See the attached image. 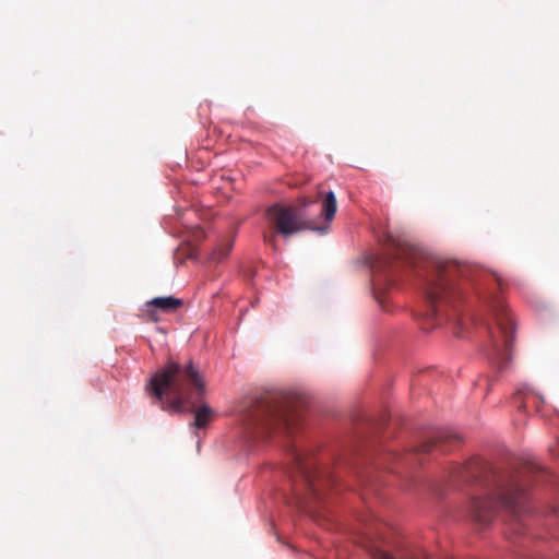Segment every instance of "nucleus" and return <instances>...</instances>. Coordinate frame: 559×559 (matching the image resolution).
<instances>
[{"label":"nucleus","instance_id":"9b49d317","mask_svg":"<svg viewBox=\"0 0 559 559\" xmlns=\"http://www.w3.org/2000/svg\"><path fill=\"white\" fill-rule=\"evenodd\" d=\"M231 247H233V242L229 241L227 242L226 245H224L223 247H219L217 248L216 250H214V252L212 253V257L211 259L216 261V262H219L222 261L225 257H227V254L230 252L231 250Z\"/></svg>","mask_w":559,"mask_h":559},{"label":"nucleus","instance_id":"39448f33","mask_svg":"<svg viewBox=\"0 0 559 559\" xmlns=\"http://www.w3.org/2000/svg\"><path fill=\"white\" fill-rule=\"evenodd\" d=\"M285 449L292 464L295 503L301 510L313 513L314 504L322 500L323 490L332 486L334 479L329 472L320 469L308 453L295 443L287 441Z\"/></svg>","mask_w":559,"mask_h":559},{"label":"nucleus","instance_id":"2eb2a0df","mask_svg":"<svg viewBox=\"0 0 559 559\" xmlns=\"http://www.w3.org/2000/svg\"><path fill=\"white\" fill-rule=\"evenodd\" d=\"M492 278H493L496 285L498 287H501V281H500V278L496 274L492 275Z\"/></svg>","mask_w":559,"mask_h":559},{"label":"nucleus","instance_id":"f257e3e1","mask_svg":"<svg viewBox=\"0 0 559 559\" xmlns=\"http://www.w3.org/2000/svg\"><path fill=\"white\" fill-rule=\"evenodd\" d=\"M543 475L542 467L535 462H525L515 471L497 472L480 457L455 465L451 472L453 481L478 486V492L471 496L466 511L480 525L490 523L499 508L514 518L527 512V487Z\"/></svg>","mask_w":559,"mask_h":559},{"label":"nucleus","instance_id":"6e6552de","mask_svg":"<svg viewBox=\"0 0 559 559\" xmlns=\"http://www.w3.org/2000/svg\"><path fill=\"white\" fill-rule=\"evenodd\" d=\"M182 305V300L174 296L156 297L145 304L146 308H155L166 313L175 312Z\"/></svg>","mask_w":559,"mask_h":559},{"label":"nucleus","instance_id":"ddd939ff","mask_svg":"<svg viewBox=\"0 0 559 559\" xmlns=\"http://www.w3.org/2000/svg\"><path fill=\"white\" fill-rule=\"evenodd\" d=\"M549 450H550V452H551V454H552L554 456H559V447H557V445H551V447L549 448Z\"/></svg>","mask_w":559,"mask_h":559},{"label":"nucleus","instance_id":"f8f14e48","mask_svg":"<svg viewBox=\"0 0 559 559\" xmlns=\"http://www.w3.org/2000/svg\"><path fill=\"white\" fill-rule=\"evenodd\" d=\"M157 310L158 309H155V308H147L146 309V316L153 322H158L159 321V318H158V316L156 313Z\"/></svg>","mask_w":559,"mask_h":559},{"label":"nucleus","instance_id":"9d476101","mask_svg":"<svg viewBox=\"0 0 559 559\" xmlns=\"http://www.w3.org/2000/svg\"><path fill=\"white\" fill-rule=\"evenodd\" d=\"M449 439V436H445L444 433H438L436 437L424 441L418 447L417 451L420 453H429L436 448H440L442 451H444L445 449H443V443Z\"/></svg>","mask_w":559,"mask_h":559},{"label":"nucleus","instance_id":"423d86ee","mask_svg":"<svg viewBox=\"0 0 559 559\" xmlns=\"http://www.w3.org/2000/svg\"><path fill=\"white\" fill-rule=\"evenodd\" d=\"M314 204H317V201L302 198L295 206L282 203L270 206L266 211V219L273 233L272 235L265 234L264 241L276 250V235L288 238L305 230H325L326 227H321L317 218H311L307 211L310 205Z\"/></svg>","mask_w":559,"mask_h":559},{"label":"nucleus","instance_id":"0eeeda50","mask_svg":"<svg viewBox=\"0 0 559 559\" xmlns=\"http://www.w3.org/2000/svg\"><path fill=\"white\" fill-rule=\"evenodd\" d=\"M487 302L495 320V326L489 329L490 350L488 358L499 369H502L512 356L513 321L500 296L491 293Z\"/></svg>","mask_w":559,"mask_h":559},{"label":"nucleus","instance_id":"f03ea898","mask_svg":"<svg viewBox=\"0 0 559 559\" xmlns=\"http://www.w3.org/2000/svg\"><path fill=\"white\" fill-rule=\"evenodd\" d=\"M392 246L388 255L373 266L374 281L379 283L384 276L385 280L393 282V277L401 267H423L424 292L429 317L438 318L443 313L447 314L448 308L454 307L461 296L456 280L461 277L472 281L479 272L468 264H460L452 260L423 259L420 252L407 243L393 241Z\"/></svg>","mask_w":559,"mask_h":559},{"label":"nucleus","instance_id":"7ed1b4c3","mask_svg":"<svg viewBox=\"0 0 559 559\" xmlns=\"http://www.w3.org/2000/svg\"><path fill=\"white\" fill-rule=\"evenodd\" d=\"M148 390L162 404L168 395V407L175 412L189 405L194 414L193 426L199 429L204 428L214 417L211 406L201 403L206 393L205 382L191 360L186 365L168 361L151 378Z\"/></svg>","mask_w":559,"mask_h":559},{"label":"nucleus","instance_id":"20e7f679","mask_svg":"<svg viewBox=\"0 0 559 559\" xmlns=\"http://www.w3.org/2000/svg\"><path fill=\"white\" fill-rule=\"evenodd\" d=\"M302 400L284 392H267L252 400L243 412V426L248 436L266 438L272 433L290 437L299 427Z\"/></svg>","mask_w":559,"mask_h":559},{"label":"nucleus","instance_id":"4468645a","mask_svg":"<svg viewBox=\"0 0 559 559\" xmlns=\"http://www.w3.org/2000/svg\"><path fill=\"white\" fill-rule=\"evenodd\" d=\"M204 237V231L201 228L197 229L195 238L201 239Z\"/></svg>","mask_w":559,"mask_h":559},{"label":"nucleus","instance_id":"1a4fd4ad","mask_svg":"<svg viewBox=\"0 0 559 559\" xmlns=\"http://www.w3.org/2000/svg\"><path fill=\"white\" fill-rule=\"evenodd\" d=\"M337 210V201L334 192L326 193L321 206L320 214L324 216L325 222H331Z\"/></svg>","mask_w":559,"mask_h":559}]
</instances>
